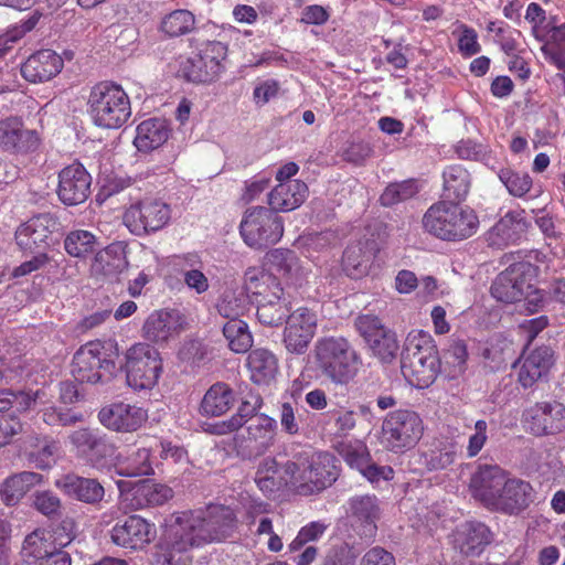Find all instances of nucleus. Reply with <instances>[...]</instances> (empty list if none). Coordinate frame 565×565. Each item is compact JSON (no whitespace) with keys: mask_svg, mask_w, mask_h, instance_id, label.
Returning a JSON list of instances; mask_svg holds the SVG:
<instances>
[{"mask_svg":"<svg viewBox=\"0 0 565 565\" xmlns=\"http://www.w3.org/2000/svg\"><path fill=\"white\" fill-rule=\"evenodd\" d=\"M223 334L228 342V348L235 353H245L253 345L248 326L242 319L226 321L223 326Z\"/></svg>","mask_w":565,"mask_h":565,"instance_id":"obj_48","label":"nucleus"},{"mask_svg":"<svg viewBox=\"0 0 565 565\" xmlns=\"http://www.w3.org/2000/svg\"><path fill=\"white\" fill-rule=\"evenodd\" d=\"M423 431V420L417 413L398 409L386 415L382 425V443L391 451H403L413 448Z\"/></svg>","mask_w":565,"mask_h":565,"instance_id":"obj_9","label":"nucleus"},{"mask_svg":"<svg viewBox=\"0 0 565 565\" xmlns=\"http://www.w3.org/2000/svg\"><path fill=\"white\" fill-rule=\"evenodd\" d=\"M355 327L372 353L383 363H391L399 349L396 334L372 315H361Z\"/></svg>","mask_w":565,"mask_h":565,"instance_id":"obj_12","label":"nucleus"},{"mask_svg":"<svg viewBox=\"0 0 565 565\" xmlns=\"http://www.w3.org/2000/svg\"><path fill=\"white\" fill-rule=\"evenodd\" d=\"M170 220V205L151 199L130 205L124 214L125 225L138 236L160 231Z\"/></svg>","mask_w":565,"mask_h":565,"instance_id":"obj_11","label":"nucleus"},{"mask_svg":"<svg viewBox=\"0 0 565 565\" xmlns=\"http://www.w3.org/2000/svg\"><path fill=\"white\" fill-rule=\"evenodd\" d=\"M90 184L92 177L85 167L74 162L60 171L56 193L63 204L78 205L87 200Z\"/></svg>","mask_w":565,"mask_h":565,"instance_id":"obj_17","label":"nucleus"},{"mask_svg":"<svg viewBox=\"0 0 565 565\" xmlns=\"http://www.w3.org/2000/svg\"><path fill=\"white\" fill-rule=\"evenodd\" d=\"M306 412L297 405L284 403L279 414L282 430L289 435H298L301 430L302 413Z\"/></svg>","mask_w":565,"mask_h":565,"instance_id":"obj_57","label":"nucleus"},{"mask_svg":"<svg viewBox=\"0 0 565 565\" xmlns=\"http://www.w3.org/2000/svg\"><path fill=\"white\" fill-rule=\"evenodd\" d=\"M543 53L561 71H565V24L551 30V41L543 45Z\"/></svg>","mask_w":565,"mask_h":565,"instance_id":"obj_53","label":"nucleus"},{"mask_svg":"<svg viewBox=\"0 0 565 565\" xmlns=\"http://www.w3.org/2000/svg\"><path fill=\"white\" fill-rule=\"evenodd\" d=\"M290 487L300 495H312L329 488L338 478L335 458L327 451L303 449L284 465Z\"/></svg>","mask_w":565,"mask_h":565,"instance_id":"obj_1","label":"nucleus"},{"mask_svg":"<svg viewBox=\"0 0 565 565\" xmlns=\"http://www.w3.org/2000/svg\"><path fill=\"white\" fill-rule=\"evenodd\" d=\"M154 537V525L139 515H130L122 522H117L110 531V539L115 545L131 550L145 547Z\"/></svg>","mask_w":565,"mask_h":565,"instance_id":"obj_21","label":"nucleus"},{"mask_svg":"<svg viewBox=\"0 0 565 565\" xmlns=\"http://www.w3.org/2000/svg\"><path fill=\"white\" fill-rule=\"evenodd\" d=\"M216 308L227 321L241 319L248 308L247 295L243 289L227 288L220 297Z\"/></svg>","mask_w":565,"mask_h":565,"instance_id":"obj_46","label":"nucleus"},{"mask_svg":"<svg viewBox=\"0 0 565 565\" xmlns=\"http://www.w3.org/2000/svg\"><path fill=\"white\" fill-rule=\"evenodd\" d=\"M256 297L257 319L268 327H278L288 319L291 311V301L286 296L281 285L266 290L262 289Z\"/></svg>","mask_w":565,"mask_h":565,"instance_id":"obj_23","label":"nucleus"},{"mask_svg":"<svg viewBox=\"0 0 565 565\" xmlns=\"http://www.w3.org/2000/svg\"><path fill=\"white\" fill-rule=\"evenodd\" d=\"M534 270V267L526 262L512 264L493 281L492 296L507 303L521 301L525 291L532 287L531 278Z\"/></svg>","mask_w":565,"mask_h":565,"instance_id":"obj_14","label":"nucleus"},{"mask_svg":"<svg viewBox=\"0 0 565 565\" xmlns=\"http://www.w3.org/2000/svg\"><path fill=\"white\" fill-rule=\"evenodd\" d=\"M40 145L39 134L33 129H25L18 117L0 120V149L10 153H25L34 151Z\"/></svg>","mask_w":565,"mask_h":565,"instance_id":"obj_24","label":"nucleus"},{"mask_svg":"<svg viewBox=\"0 0 565 565\" xmlns=\"http://www.w3.org/2000/svg\"><path fill=\"white\" fill-rule=\"evenodd\" d=\"M184 318L177 310L152 312L143 323V338L154 343H163L183 330Z\"/></svg>","mask_w":565,"mask_h":565,"instance_id":"obj_29","label":"nucleus"},{"mask_svg":"<svg viewBox=\"0 0 565 565\" xmlns=\"http://www.w3.org/2000/svg\"><path fill=\"white\" fill-rule=\"evenodd\" d=\"M328 527L329 525L321 521H313L302 526L295 540L290 543V550H300L307 543L319 540Z\"/></svg>","mask_w":565,"mask_h":565,"instance_id":"obj_60","label":"nucleus"},{"mask_svg":"<svg viewBox=\"0 0 565 565\" xmlns=\"http://www.w3.org/2000/svg\"><path fill=\"white\" fill-rule=\"evenodd\" d=\"M343 460L358 471H362L365 465L371 461L370 452L364 444H348L340 449Z\"/></svg>","mask_w":565,"mask_h":565,"instance_id":"obj_58","label":"nucleus"},{"mask_svg":"<svg viewBox=\"0 0 565 565\" xmlns=\"http://www.w3.org/2000/svg\"><path fill=\"white\" fill-rule=\"evenodd\" d=\"M233 390L223 382L213 384L204 394L201 402V413L205 416H221L234 404Z\"/></svg>","mask_w":565,"mask_h":565,"instance_id":"obj_39","label":"nucleus"},{"mask_svg":"<svg viewBox=\"0 0 565 565\" xmlns=\"http://www.w3.org/2000/svg\"><path fill=\"white\" fill-rule=\"evenodd\" d=\"M126 381L134 391L152 390L163 366L159 351L148 343H136L125 354Z\"/></svg>","mask_w":565,"mask_h":565,"instance_id":"obj_7","label":"nucleus"},{"mask_svg":"<svg viewBox=\"0 0 565 565\" xmlns=\"http://www.w3.org/2000/svg\"><path fill=\"white\" fill-rule=\"evenodd\" d=\"M456 542L466 556H478L491 542L489 527L480 522H468L457 532Z\"/></svg>","mask_w":565,"mask_h":565,"instance_id":"obj_34","label":"nucleus"},{"mask_svg":"<svg viewBox=\"0 0 565 565\" xmlns=\"http://www.w3.org/2000/svg\"><path fill=\"white\" fill-rule=\"evenodd\" d=\"M54 484L65 495L90 505L99 504L105 497L104 486L95 478L67 473L56 479Z\"/></svg>","mask_w":565,"mask_h":565,"instance_id":"obj_26","label":"nucleus"},{"mask_svg":"<svg viewBox=\"0 0 565 565\" xmlns=\"http://www.w3.org/2000/svg\"><path fill=\"white\" fill-rule=\"evenodd\" d=\"M116 371V363L105 352L100 342H88L74 354L72 374L82 383L96 384L105 376L110 377Z\"/></svg>","mask_w":565,"mask_h":565,"instance_id":"obj_10","label":"nucleus"},{"mask_svg":"<svg viewBox=\"0 0 565 565\" xmlns=\"http://www.w3.org/2000/svg\"><path fill=\"white\" fill-rule=\"evenodd\" d=\"M42 476L36 472L22 471L7 478L0 488V497L2 502L12 507L36 484L41 483Z\"/></svg>","mask_w":565,"mask_h":565,"instance_id":"obj_36","label":"nucleus"},{"mask_svg":"<svg viewBox=\"0 0 565 565\" xmlns=\"http://www.w3.org/2000/svg\"><path fill=\"white\" fill-rule=\"evenodd\" d=\"M308 195V186L300 180L278 183L268 194V204L275 212H288L299 207Z\"/></svg>","mask_w":565,"mask_h":565,"instance_id":"obj_32","label":"nucleus"},{"mask_svg":"<svg viewBox=\"0 0 565 565\" xmlns=\"http://www.w3.org/2000/svg\"><path fill=\"white\" fill-rule=\"evenodd\" d=\"M116 471L125 477H142L153 473L151 449L140 447L124 458H118L115 463Z\"/></svg>","mask_w":565,"mask_h":565,"instance_id":"obj_40","label":"nucleus"},{"mask_svg":"<svg viewBox=\"0 0 565 565\" xmlns=\"http://www.w3.org/2000/svg\"><path fill=\"white\" fill-rule=\"evenodd\" d=\"M195 28L194 14L185 9L173 10L166 14L160 23V30L169 38H178L192 32Z\"/></svg>","mask_w":565,"mask_h":565,"instance_id":"obj_47","label":"nucleus"},{"mask_svg":"<svg viewBox=\"0 0 565 565\" xmlns=\"http://www.w3.org/2000/svg\"><path fill=\"white\" fill-rule=\"evenodd\" d=\"M523 417L527 429L537 436L565 430V406L558 403H536L524 412Z\"/></svg>","mask_w":565,"mask_h":565,"instance_id":"obj_20","label":"nucleus"},{"mask_svg":"<svg viewBox=\"0 0 565 565\" xmlns=\"http://www.w3.org/2000/svg\"><path fill=\"white\" fill-rule=\"evenodd\" d=\"M468 358L467 347L463 341H452L443 354V363L449 377H457L466 370Z\"/></svg>","mask_w":565,"mask_h":565,"instance_id":"obj_51","label":"nucleus"},{"mask_svg":"<svg viewBox=\"0 0 565 565\" xmlns=\"http://www.w3.org/2000/svg\"><path fill=\"white\" fill-rule=\"evenodd\" d=\"M285 322L282 342L287 351L296 354L305 353L316 334L318 326L316 312L301 307L292 311Z\"/></svg>","mask_w":565,"mask_h":565,"instance_id":"obj_16","label":"nucleus"},{"mask_svg":"<svg viewBox=\"0 0 565 565\" xmlns=\"http://www.w3.org/2000/svg\"><path fill=\"white\" fill-rule=\"evenodd\" d=\"M117 484L120 489V503L132 511L162 505L173 497L170 487L151 481H140L129 490H124L121 481Z\"/></svg>","mask_w":565,"mask_h":565,"instance_id":"obj_19","label":"nucleus"},{"mask_svg":"<svg viewBox=\"0 0 565 565\" xmlns=\"http://www.w3.org/2000/svg\"><path fill=\"white\" fill-rule=\"evenodd\" d=\"M440 366L438 350L431 335L422 330L409 332L401 360L405 380L415 387H428L435 382Z\"/></svg>","mask_w":565,"mask_h":565,"instance_id":"obj_4","label":"nucleus"},{"mask_svg":"<svg viewBox=\"0 0 565 565\" xmlns=\"http://www.w3.org/2000/svg\"><path fill=\"white\" fill-rule=\"evenodd\" d=\"M57 548L51 532L44 529H36L24 539L22 545L23 557L33 558L35 562H41L49 554H52Z\"/></svg>","mask_w":565,"mask_h":565,"instance_id":"obj_45","label":"nucleus"},{"mask_svg":"<svg viewBox=\"0 0 565 565\" xmlns=\"http://www.w3.org/2000/svg\"><path fill=\"white\" fill-rule=\"evenodd\" d=\"M75 521L72 518L63 519L51 532L57 548L67 546L75 537Z\"/></svg>","mask_w":565,"mask_h":565,"instance_id":"obj_64","label":"nucleus"},{"mask_svg":"<svg viewBox=\"0 0 565 565\" xmlns=\"http://www.w3.org/2000/svg\"><path fill=\"white\" fill-rule=\"evenodd\" d=\"M443 196L450 202H461L469 193L471 178L467 169L459 164L447 167L443 172Z\"/></svg>","mask_w":565,"mask_h":565,"instance_id":"obj_38","label":"nucleus"},{"mask_svg":"<svg viewBox=\"0 0 565 565\" xmlns=\"http://www.w3.org/2000/svg\"><path fill=\"white\" fill-rule=\"evenodd\" d=\"M499 179L513 196L525 195L532 186V179L527 173H520L511 169H501Z\"/></svg>","mask_w":565,"mask_h":565,"instance_id":"obj_56","label":"nucleus"},{"mask_svg":"<svg viewBox=\"0 0 565 565\" xmlns=\"http://www.w3.org/2000/svg\"><path fill=\"white\" fill-rule=\"evenodd\" d=\"M127 267V260L122 248L118 245H109L99 250L92 264V270L96 275L114 277Z\"/></svg>","mask_w":565,"mask_h":565,"instance_id":"obj_41","label":"nucleus"},{"mask_svg":"<svg viewBox=\"0 0 565 565\" xmlns=\"http://www.w3.org/2000/svg\"><path fill=\"white\" fill-rule=\"evenodd\" d=\"M34 508L49 518L58 515L62 508L61 499L51 491H39L33 495Z\"/></svg>","mask_w":565,"mask_h":565,"instance_id":"obj_61","label":"nucleus"},{"mask_svg":"<svg viewBox=\"0 0 565 565\" xmlns=\"http://www.w3.org/2000/svg\"><path fill=\"white\" fill-rule=\"evenodd\" d=\"M348 515L361 537L372 539L382 514L381 502L375 494H356L348 501Z\"/></svg>","mask_w":565,"mask_h":565,"instance_id":"obj_18","label":"nucleus"},{"mask_svg":"<svg viewBox=\"0 0 565 565\" xmlns=\"http://www.w3.org/2000/svg\"><path fill=\"white\" fill-rule=\"evenodd\" d=\"M198 54L210 71V75L217 78L223 71L222 63L227 55V46L220 41H206L201 45Z\"/></svg>","mask_w":565,"mask_h":565,"instance_id":"obj_50","label":"nucleus"},{"mask_svg":"<svg viewBox=\"0 0 565 565\" xmlns=\"http://www.w3.org/2000/svg\"><path fill=\"white\" fill-rule=\"evenodd\" d=\"M266 259L270 270L292 284H299L306 277V270L292 250L276 248L267 253Z\"/></svg>","mask_w":565,"mask_h":565,"instance_id":"obj_35","label":"nucleus"},{"mask_svg":"<svg viewBox=\"0 0 565 565\" xmlns=\"http://www.w3.org/2000/svg\"><path fill=\"white\" fill-rule=\"evenodd\" d=\"M60 225L50 213L35 215L15 231L17 244L25 253L40 252L51 244L52 235L60 231Z\"/></svg>","mask_w":565,"mask_h":565,"instance_id":"obj_15","label":"nucleus"},{"mask_svg":"<svg viewBox=\"0 0 565 565\" xmlns=\"http://www.w3.org/2000/svg\"><path fill=\"white\" fill-rule=\"evenodd\" d=\"M505 478L500 467L483 466L471 477L469 488L473 498L491 510Z\"/></svg>","mask_w":565,"mask_h":565,"instance_id":"obj_28","label":"nucleus"},{"mask_svg":"<svg viewBox=\"0 0 565 565\" xmlns=\"http://www.w3.org/2000/svg\"><path fill=\"white\" fill-rule=\"evenodd\" d=\"M63 68V60L52 50H41L22 64L21 74L31 83L50 81Z\"/></svg>","mask_w":565,"mask_h":565,"instance_id":"obj_30","label":"nucleus"},{"mask_svg":"<svg viewBox=\"0 0 565 565\" xmlns=\"http://www.w3.org/2000/svg\"><path fill=\"white\" fill-rule=\"evenodd\" d=\"M88 107L94 124L106 129L121 127L131 115L130 99L127 93L120 85L108 81L92 87Z\"/></svg>","mask_w":565,"mask_h":565,"instance_id":"obj_6","label":"nucleus"},{"mask_svg":"<svg viewBox=\"0 0 565 565\" xmlns=\"http://www.w3.org/2000/svg\"><path fill=\"white\" fill-rule=\"evenodd\" d=\"M555 363V351L548 345H541L523 352L512 366L516 370L518 383L526 390L547 382Z\"/></svg>","mask_w":565,"mask_h":565,"instance_id":"obj_13","label":"nucleus"},{"mask_svg":"<svg viewBox=\"0 0 565 565\" xmlns=\"http://www.w3.org/2000/svg\"><path fill=\"white\" fill-rule=\"evenodd\" d=\"M93 468L104 470L109 468L115 460L118 461L117 448L106 435L99 434L90 448L83 457Z\"/></svg>","mask_w":565,"mask_h":565,"instance_id":"obj_44","label":"nucleus"},{"mask_svg":"<svg viewBox=\"0 0 565 565\" xmlns=\"http://www.w3.org/2000/svg\"><path fill=\"white\" fill-rule=\"evenodd\" d=\"M525 20L532 25L533 36L540 41H545V28L543 26L546 20L545 10L536 2H531L525 12Z\"/></svg>","mask_w":565,"mask_h":565,"instance_id":"obj_62","label":"nucleus"},{"mask_svg":"<svg viewBox=\"0 0 565 565\" xmlns=\"http://www.w3.org/2000/svg\"><path fill=\"white\" fill-rule=\"evenodd\" d=\"M196 510L177 513L166 536L156 545L153 565H188L185 553L209 544Z\"/></svg>","mask_w":565,"mask_h":565,"instance_id":"obj_2","label":"nucleus"},{"mask_svg":"<svg viewBox=\"0 0 565 565\" xmlns=\"http://www.w3.org/2000/svg\"><path fill=\"white\" fill-rule=\"evenodd\" d=\"M277 473L278 463L275 458L267 457L259 462L255 475V482L264 494L271 495L284 484L290 486L289 478L284 470L282 476H277Z\"/></svg>","mask_w":565,"mask_h":565,"instance_id":"obj_42","label":"nucleus"},{"mask_svg":"<svg viewBox=\"0 0 565 565\" xmlns=\"http://www.w3.org/2000/svg\"><path fill=\"white\" fill-rule=\"evenodd\" d=\"M97 245V237L86 230L71 231L64 239V248L72 257H86L96 249Z\"/></svg>","mask_w":565,"mask_h":565,"instance_id":"obj_49","label":"nucleus"},{"mask_svg":"<svg viewBox=\"0 0 565 565\" xmlns=\"http://www.w3.org/2000/svg\"><path fill=\"white\" fill-rule=\"evenodd\" d=\"M23 431L20 418L10 413L0 415V447L9 444L11 439Z\"/></svg>","mask_w":565,"mask_h":565,"instance_id":"obj_63","label":"nucleus"},{"mask_svg":"<svg viewBox=\"0 0 565 565\" xmlns=\"http://www.w3.org/2000/svg\"><path fill=\"white\" fill-rule=\"evenodd\" d=\"M247 366L256 384H269L278 373V360L266 349L253 350L248 354Z\"/></svg>","mask_w":565,"mask_h":565,"instance_id":"obj_37","label":"nucleus"},{"mask_svg":"<svg viewBox=\"0 0 565 565\" xmlns=\"http://www.w3.org/2000/svg\"><path fill=\"white\" fill-rule=\"evenodd\" d=\"M533 499V488L527 481L507 477L491 511L516 515L524 511Z\"/></svg>","mask_w":565,"mask_h":565,"instance_id":"obj_25","label":"nucleus"},{"mask_svg":"<svg viewBox=\"0 0 565 565\" xmlns=\"http://www.w3.org/2000/svg\"><path fill=\"white\" fill-rule=\"evenodd\" d=\"M312 359L319 373L334 385H348L362 365L360 353L342 335L319 338L312 349Z\"/></svg>","mask_w":565,"mask_h":565,"instance_id":"obj_3","label":"nucleus"},{"mask_svg":"<svg viewBox=\"0 0 565 565\" xmlns=\"http://www.w3.org/2000/svg\"><path fill=\"white\" fill-rule=\"evenodd\" d=\"M419 188L414 180H406L399 183H392L386 186L382 193L380 201L384 206H392L402 201H406L415 196Z\"/></svg>","mask_w":565,"mask_h":565,"instance_id":"obj_54","label":"nucleus"},{"mask_svg":"<svg viewBox=\"0 0 565 565\" xmlns=\"http://www.w3.org/2000/svg\"><path fill=\"white\" fill-rule=\"evenodd\" d=\"M239 232L243 241L249 247L255 249L267 248L282 237V220L270 207H250L244 213Z\"/></svg>","mask_w":565,"mask_h":565,"instance_id":"obj_8","label":"nucleus"},{"mask_svg":"<svg viewBox=\"0 0 565 565\" xmlns=\"http://www.w3.org/2000/svg\"><path fill=\"white\" fill-rule=\"evenodd\" d=\"M99 422L108 429L131 433L139 429L147 420V411L124 402L113 403L98 413Z\"/></svg>","mask_w":565,"mask_h":565,"instance_id":"obj_22","label":"nucleus"},{"mask_svg":"<svg viewBox=\"0 0 565 565\" xmlns=\"http://www.w3.org/2000/svg\"><path fill=\"white\" fill-rule=\"evenodd\" d=\"M246 433L244 448L250 454L260 455L274 443L276 420L267 415L259 414L249 418L248 424H246Z\"/></svg>","mask_w":565,"mask_h":565,"instance_id":"obj_31","label":"nucleus"},{"mask_svg":"<svg viewBox=\"0 0 565 565\" xmlns=\"http://www.w3.org/2000/svg\"><path fill=\"white\" fill-rule=\"evenodd\" d=\"M245 292H250L255 297L258 296L260 289L269 290L274 286L280 285L278 279L271 274L265 273L259 268H248L244 275Z\"/></svg>","mask_w":565,"mask_h":565,"instance_id":"obj_55","label":"nucleus"},{"mask_svg":"<svg viewBox=\"0 0 565 565\" xmlns=\"http://www.w3.org/2000/svg\"><path fill=\"white\" fill-rule=\"evenodd\" d=\"M422 223L427 233L452 242L469 238L479 227V218L473 210L450 201L433 204L424 214Z\"/></svg>","mask_w":565,"mask_h":565,"instance_id":"obj_5","label":"nucleus"},{"mask_svg":"<svg viewBox=\"0 0 565 565\" xmlns=\"http://www.w3.org/2000/svg\"><path fill=\"white\" fill-rule=\"evenodd\" d=\"M209 543L218 542L231 536L236 527L234 511L224 505L212 504L196 510Z\"/></svg>","mask_w":565,"mask_h":565,"instance_id":"obj_27","label":"nucleus"},{"mask_svg":"<svg viewBox=\"0 0 565 565\" xmlns=\"http://www.w3.org/2000/svg\"><path fill=\"white\" fill-rule=\"evenodd\" d=\"M356 558L354 547L343 542L328 550L322 565H355Z\"/></svg>","mask_w":565,"mask_h":565,"instance_id":"obj_59","label":"nucleus"},{"mask_svg":"<svg viewBox=\"0 0 565 565\" xmlns=\"http://www.w3.org/2000/svg\"><path fill=\"white\" fill-rule=\"evenodd\" d=\"M178 74L193 83H209L215 79L213 75H210V71L204 66L199 54L192 57H181Z\"/></svg>","mask_w":565,"mask_h":565,"instance_id":"obj_52","label":"nucleus"},{"mask_svg":"<svg viewBox=\"0 0 565 565\" xmlns=\"http://www.w3.org/2000/svg\"><path fill=\"white\" fill-rule=\"evenodd\" d=\"M523 231V224L514 215L508 213L501 217L489 232V242L499 248L515 243Z\"/></svg>","mask_w":565,"mask_h":565,"instance_id":"obj_43","label":"nucleus"},{"mask_svg":"<svg viewBox=\"0 0 565 565\" xmlns=\"http://www.w3.org/2000/svg\"><path fill=\"white\" fill-rule=\"evenodd\" d=\"M169 136L170 128L166 120L150 118L138 125L134 143L139 151L149 152L166 143Z\"/></svg>","mask_w":565,"mask_h":565,"instance_id":"obj_33","label":"nucleus"}]
</instances>
